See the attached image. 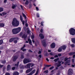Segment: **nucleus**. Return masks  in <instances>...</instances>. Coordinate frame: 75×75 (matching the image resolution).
<instances>
[{"instance_id":"37","label":"nucleus","mask_w":75,"mask_h":75,"mask_svg":"<svg viewBox=\"0 0 75 75\" xmlns=\"http://www.w3.org/2000/svg\"><path fill=\"white\" fill-rule=\"evenodd\" d=\"M6 60H4V61H2L1 63H2V64H6Z\"/></svg>"},{"instance_id":"31","label":"nucleus","mask_w":75,"mask_h":75,"mask_svg":"<svg viewBox=\"0 0 75 75\" xmlns=\"http://www.w3.org/2000/svg\"><path fill=\"white\" fill-rule=\"evenodd\" d=\"M3 43V40H0V45H1Z\"/></svg>"},{"instance_id":"10","label":"nucleus","mask_w":75,"mask_h":75,"mask_svg":"<svg viewBox=\"0 0 75 75\" xmlns=\"http://www.w3.org/2000/svg\"><path fill=\"white\" fill-rule=\"evenodd\" d=\"M51 46L52 48H54L55 47V44L54 43H53L51 44Z\"/></svg>"},{"instance_id":"14","label":"nucleus","mask_w":75,"mask_h":75,"mask_svg":"<svg viewBox=\"0 0 75 75\" xmlns=\"http://www.w3.org/2000/svg\"><path fill=\"white\" fill-rule=\"evenodd\" d=\"M13 75H19V73L17 71H14L13 73Z\"/></svg>"},{"instance_id":"32","label":"nucleus","mask_w":75,"mask_h":75,"mask_svg":"<svg viewBox=\"0 0 75 75\" xmlns=\"http://www.w3.org/2000/svg\"><path fill=\"white\" fill-rule=\"evenodd\" d=\"M4 10L3 8L0 7V12H1L2 11H3Z\"/></svg>"},{"instance_id":"27","label":"nucleus","mask_w":75,"mask_h":75,"mask_svg":"<svg viewBox=\"0 0 75 75\" xmlns=\"http://www.w3.org/2000/svg\"><path fill=\"white\" fill-rule=\"evenodd\" d=\"M36 70L35 69L33 70L31 72V74H32V75H33V74H34Z\"/></svg>"},{"instance_id":"4","label":"nucleus","mask_w":75,"mask_h":75,"mask_svg":"<svg viewBox=\"0 0 75 75\" xmlns=\"http://www.w3.org/2000/svg\"><path fill=\"white\" fill-rule=\"evenodd\" d=\"M30 59L28 58H25L24 59L23 62L24 64H27V63H28V62H30Z\"/></svg>"},{"instance_id":"15","label":"nucleus","mask_w":75,"mask_h":75,"mask_svg":"<svg viewBox=\"0 0 75 75\" xmlns=\"http://www.w3.org/2000/svg\"><path fill=\"white\" fill-rule=\"evenodd\" d=\"M19 67L21 69H23L24 68V66L23 65H22L21 64H20L19 65Z\"/></svg>"},{"instance_id":"23","label":"nucleus","mask_w":75,"mask_h":75,"mask_svg":"<svg viewBox=\"0 0 75 75\" xmlns=\"http://www.w3.org/2000/svg\"><path fill=\"white\" fill-rule=\"evenodd\" d=\"M75 52H71L69 53V55H74V54H75Z\"/></svg>"},{"instance_id":"63","label":"nucleus","mask_w":75,"mask_h":75,"mask_svg":"<svg viewBox=\"0 0 75 75\" xmlns=\"http://www.w3.org/2000/svg\"><path fill=\"white\" fill-rule=\"evenodd\" d=\"M32 75V74L31 72H30L29 74H27V75Z\"/></svg>"},{"instance_id":"62","label":"nucleus","mask_w":75,"mask_h":75,"mask_svg":"<svg viewBox=\"0 0 75 75\" xmlns=\"http://www.w3.org/2000/svg\"><path fill=\"white\" fill-rule=\"evenodd\" d=\"M3 66H4V65H0V68H2V67H3Z\"/></svg>"},{"instance_id":"43","label":"nucleus","mask_w":75,"mask_h":75,"mask_svg":"<svg viewBox=\"0 0 75 75\" xmlns=\"http://www.w3.org/2000/svg\"><path fill=\"white\" fill-rule=\"evenodd\" d=\"M71 46L72 47H75V45H74V44H72L71 45Z\"/></svg>"},{"instance_id":"21","label":"nucleus","mask_w":75,"mask_h":75,"mask_svg":"<svg viewBox=\"0 0 75 75\" xmlns=\"http://www.w3.org/2000/svg\"><path fill=\"white\" fill-rule=\"evenodd\" d=\"M26 66L28 68H30V66H31L30 65V63H29L26 64Z\"/></svg>"},{"instance_id":"51","label":"nucleus","mask_w":75,"mask_h":75,"mask_svg":"<svg viewBox=\"0 0 75 75\" xmlns=\"http://www.w3.org/2000/svg\"><path fill=\"white\" fill-rule=\"evenodd\" d=\"M31 38L32 39H33L34 38V36L32 35Z\"/></svg>"},{"instance_id":"58","label":"nucleus","mask_w":75,"mask_h":75,"mask_svg":"<svg viewBox=\"0 0 75 75\" xmlns=\"http://www.w3.org/2000/svg\"><path fill=\"white\" fill-rule=\"evenodd\" d=\"M72 62H73V63H74V59H72Z\"/></svg>"},{"instance_id":"6","label":"nucleus","mask_w":75,"mask_h":75,"mask_svg":"<svg viewBox=\"0 0 75 75\" xmlns=\"http://www.w3.org/2000/svg\"><path fill=\"white\" fill-rule=\"evenodd\" d=\"M18 56L17 55L13 57V61H16V59H17V58H18Z\"/></svg>"},{"instance_id":"3","label":"nucleus","mask_w":75,"mask_h":75,"mask_svg":"<svg viewBox=\"0 0 75 75\" xmlns=\"http://www.w3.org/2000/svg\"><path fill=\"white\" fill-rule=\"evenodd\" d=\"M69 32L71 35H74L75 34V29H74V28H71L69 30Z\"/></svg>"},{"instance_id":"36","label":"nucleus","mask_w":75,"mask_h":75,"mask_svg":"<svg viewBox=\"0 0 75 75\" xmlns=\"http://www.w3.org/2000/svg\"><path fill=\"white\" fill-rule=\"evenodd\" d=\"M49 54L50 55H55V54L52 52H50L49 53Z\"/></svg>"},{"instance_id":"25","label":"nucleus","mask_w":75,"mask_h":75,"mask_svg":"<svg viewBox=\"0 0 75 75\" xmlns=\"http://www.w3.org/2000/svg\"><path fill=\"white\" fill-rule=\"evenodd\" d=\"M58 51V52H61L62 51V48L61 47L59 48Z\"/></svg>"},{"instance_id":"30","label":"nucleus","mask_w":75,"mask_h":75,"mask_svg":"<svg viewBox=\"0 0 75 75\" xmlns=\"http://www.w3.org/2000/svg\"><path fill=\"white\" fill-rule=\"evenodd\" d=\"M21 55V59H23L24 58V55L22 54Z\"/></svg>"},{"instance_id":"5","label":"nucleus","mask_w":75,"mask_h":75,"mask_svg":"<svg viewBox=\"0 0 75 75\" xmlns=\"http://www.w3.org/2000/svg\"><path fill=\"white\" fill-rule=\"evenodd\" d=\"M17 39V40H18V38H13L10 39L9 40V42H13L15 40Z\"/></svg>"},{"instance_id":"24","label":"nucleus","mask_w":75,"mask_h":75,"mask_svg":"<svg viewBox=\"0 0 75 75\" xmlns=\"http://www.w3.org/2000/svg\"><path fill=\"white\" fill-rule=\"evenodd\" d=\"M10 65H8L7 67V70H8H8H9V69H10Z\"/></svg>"},{"instance_id":"59","label":"nucleus","mask_w":75,"mask_h":75,"mask_svg":"<svg viewBox=\"0 0 75 75\" xmlns=\"http://www.w3.org/2000/svg\"><path fill=\"white\" fill-rule=\"evenodd\" d=\"M15 68H16V67H13L12 68V70H14Z\"/></svg>"},{"instance_id":"9","label":"nucleus","mask_w":75,"mask_h":75,"mask_svg":"<svg viewBox=\"0 0 75 75\" xmlns=\"http://www.w3.org/2000/svg\"><path fill=\"white\" fill-rule=\"evenodd\" d=\"M42 45L44 47H45L46 45V43H45V40H42Z\"/></svg>"},{"instance_id":"54","label":"nucleus","mask_w":75,"mask_h":75,"mask_svg":"<svg viewBox=\"0 0 75 75\" xmlns=\"http://www.w3.org/2000/svg\"><path fill=\"white\" fill-rule=\"evenodd\" d=\"M22 35H23V33L21 32L20 34V36H21H21H22Z\"/></svg>"},{"instance_id":"39","label":"nucleus","mask_w":75,"mask_h":75,"mask_svg":"<svg viewBox=\"0 0 75 75\" xmlns=\"http://www.w3.org/2000/svg\"><path fill=\"white\" fill-rule=\"evenodd\" d=\"M38 72H39V70H37V71L36 72V73L35 74V75H38Z\"/></svg>"},{"instance_id":"20","label":"nucleus","mask_w":75,"mask_h":75,"mask_svg":"<svg viewBox=\"0 0 75 75\" xmlns=\"http://www.w3.org/2000/svg\"><path fill=\"white\" fill-rule=\"evenodd\" d=\"M18 40H19V39H18H18H16L14 40V42L15 43V44H16V43H17V41Z\"/></svg>"},{"instance_id":"22","label":"nucleus","mask_w":75,"mask_h":75,"mask_svg":"<svg viewBox=\"0 0 75 75\" xmlns=\"http://www.w3.org/2000/svg\"><path fill=\"white\" fill-rule=\"evenodd\" d=\"M22 38H24V39H25L27 38V36L25 35H24L22 37Z\"/></svg>"},{"instance_id":"40","label":"nucleus","mask_w":75,"mask_h":75,"mask_svg":"<svg viewBox=\"0 0 75 75\" xmlns=\"http://www.w3.org/2000/svg\"><path fill=\"white\" fill-rule=\"evenodd\" d=\"M44 73H45V74H47L48 72V70H46L44 72Z\"/></svg>"},{"instance_id":"16","label":"nucleus","mask_w":75,"mask_h":75,"mask_svg":"<svg viewBox=\"0 0 75 75\" xmlns=\"http://www.w3.org/2000/svg\"><path fill=\"white\" fill-rule=\"evenodd\" d=\"M28 41H29L30 44L32 45H33V44H32V41H31L30 39H28Z\"/></svg>"},{"instance_id":"38","label":"nucleus","mask_w":75,"mask_h":75,"mask_svg":"<svg viewBox=\"0 0 75 75\" xmlns=\"http://www.w3.org/2000/svg\"><path fill=\"white\" fill-rule=\"evenodd\" d=\"M27 33L29 34V33H30V30H29V29L28 28L27 29Z\"/></svg>"},{"instance_id":"1","label":"nucleus","mask_w":75,"mask_h":75,"mask_svg":"<svg viewBox=\"0 0 75 75\" xmlns=\"http://www.w3.org/2000/svg\"><path fill=\"white\" fill-rule=\"evenodd\" d=\"M20 22L16 18H14L12 22V24L13 26L17 27L19 25Z\"/></svg>"},{"instance_id":"19","label":"nucleus","mask_w":75,"mask_h":75,"mask_svg":"<svg viewBox=\"0 0 75 75\" xmlns=\"http://www.w3.org/2000/svg\"><path fill=\"white\" fill-rule=\"evenodd\" d=\"M16 7H17V5H13L12 6V8H13V9H14V8H16Z\"/></svg>"},{"instance_id":"42","label":"nucleus","mask_w":75,"mask_h":75,"mask_svg":"<svg viewBox=\"0 0 75 75\" xmlns=\"http://www.w3.org/2000/svg\"><path fill=\"white\" fill-rule=\"evenodd\" d=\"M43 23H44V22L42 21L40 23L41 25H42V26H43L44 25H43Z\"/></svg>"},{"instance_id":"26","label":"nucleus","mask_w":75,"mask_h":75,"mask_svg":"<svg viewBox=\"0 0 75 75\" xmlns=\"http://www.w3.org/2000/svg\"><path fill=\"white\" fill-rule=\"evenodd\" d=\"M19 62H18L17 64H15V66H16V67L17 68H18V64H19Z\"/></svg>"},{"instance_id":"11","label":"nucleus","mask_w":75,"mask_h":75,"mask_svg":"<svg viewBox=\"0 0 75 75\" xmlns=\"http://www.w3.org/2000/svg\"><path fill=\"white\" fill-rule=\"evenodd\" d=\"M61 47L62 49L63 50H65V49L67 48V46H66L65 45H63L61 46Z\"/></svg>"},{"instance_id":"17","label":"nucleus","mask_w":75,"mask_h":75,"mask_svg":"<svg viewBox=\"0 0 75 75\" xmlns=\"http://www.w3.org/2000/svg\"><path fill=\"white\" fill-rule=\"evenodd\" d=\"M70 62H71V60H68L67 62H65L64 64L66 65L67 64H68V63H70Z\"/></svg>"},{"instance_id":"34","label":"nucleus","mask_w":75,"mask_h":75,"mask_svg":"<svg viewBox=\"0 0 75 75\" xmlns=\"http://www.w3.org/2000/svg\"><path fill=\"white\" fill-rule=\"evenodd\" d=\"M59 59V58H56L54 60V62H57L58 61V60Z\"/></svg>"},{"instance_id":"33","label":"nucleus","mask_w":75,"mask_h":75,"mask_svg":"<svg viewBox=\"0 0 75 75\" xmlns=\"http://www.w3.org/2000/svg\"><path fill=\"white\" fill-rule=\"evenodd\" d=\"M20 20H21V21L22 22L23 20V17L22 16H20Z\"/></svg>"},{"instance_id":"47","label":"nucleus","mask_w":75,"mask_h":75,"mask_svg":"<svg viewBox=\"0 0 75 75\" xmlns=\"http://www.w3.org/2000/svg\"><path fill=\"white\" fill-rule=\"evenodd\" d=\"M68 58H66L64 59V62L67 61V60H68Z\"/></svg>"},{"instance_id":"52","label":"nucleus","mask_w":75,"mask_h":75,"mask_svg":"<svg viewBox=\"0 0 75 75\" xmlns=\"http://www.w3.org/2000/svg\"><path fill=\"white\" fill-rule=\"evenodd\" d=\"M39 58H41L42 57V56H41V55L40 54L39 55Z\"/></svg>"},{"instance_id":"12","label":"nucleus","mask_w":75,"mask_h":75,"mask_svg":"<svg viewBox=\"0 0 75 75\" xmlns=\"http://www.w3.org/2000/svg\"><path fill=\"white\" fill-rule=\"evenodd\" d=\"M72 69H70L68 70V74H72Z\"/></svg>"},{"instance_id":"18","label":"nucleus","mask_w":75,"mask_h":75,"mask_svg":"<svg viewBox=\"0 0 75 75\" xmlns=\"http://www.w3.org/2000/svg\"><path fill=\"white\" fill-rule=\"evenodd\" d=\"M71 41L73 43H74V44H75V38H71Z\"/></svg>"},{"instance_id":"55","label":"nucleus","mask_w":75,"mask_h":75,"mask_svg":"<svg viewBox=\"0 0 75 75\" xmlns=\"http://www.w3.org/2000/svg\"><path fill=\"white\" fill-rule=\"evenodd\" d=\"M38 54H41V51H39Z\"/></svg>"},{"instance_id":"53","label":"nucleus","mask_w":75,"mask_h":75,"mask_svg":"<svg viewBox=\"0 0 75 75\" xmlns=\"http://www.w3.org/2000/svg\"><path fill=\"white\" fill-rule=\"evenodd\" d=\"M22 51H23V52H24V51H26V49H22Z\"/></svg>"},{"instance_id":"64","label":"nucleus","mask_w":75,"mask_h":75,"mask_svg":"<svg viewBox=\"0 0 75 75\" xmlns=\"http://www.w3.org/2000/svg\"><path fill=\"white\" fill-rule=\"evenodd\" d=\"M36 8L37 10V11H38V7H36Z\"/></svg>"},{"instance_id":"56","label":"nucleus","mask_w":75,"mask_h":75,"mask_svg":"<svg viewBox=\"0 0 75 75\" xmlns=\"http://www.w3.org/2000/svg\"><path fill=\"white\" fill-rule=\"evenodd\" d=\"M55 58L54 57H52L50 58V59H54Z\"/></svg>"},{"instance_id":"35","label":"nucleus","mask_w":75,"mask_h":75,"mask_svg":"<svg viewBox=\"0 0 75 75\" xmlns=\"http://www.w3.org/2000/svg\"><path fill=\"white\" fill-rule=\"evenodd\" d=\"M22 14H23V17H24L25 18V19H26L27 18L26 17V16H25V14H24V13H22Z\"/></svg>"},{"instance_id":"45","label":"nucleus","mask_w":75,"mask_h":75,"mask_svg":"<svg viewBox=\"0 0 75 75\" xmlns=\"http://www.w3.org/2000/svg\"><path fill=\"white\" fill-rule=\"evenodd\" d=\"M30 66H31V67H33L34 66V64L33 63H30Z\"/></svg>"},{"instance_id":"61","label":"nucleus","mask_w":75,"mask_h":75,"mask_svg":"<svg viewBox=\"0 0 75 75\" xmlns=\"http://www.w3.org/2000/svg\"><path fill=\"white\" fill-rule=\"evenodd\" d=\"M5 69H6V67H4L3 68V71H4V70H5Z\"/></svg>"},{"instance_id":"13","label":"nucleus","mask_w":75,"mask_h":75,"mask_svg":"<svg viewBox=\"0 0 75 75\" xmlns=\"http://www.w3.org/2000/svg\"><path fill=\"white\" fill-rule=\"evenodd\" d=\"M39 36L42 39H43V38H44V35H43L42 34H40Z\"/></svg>"},{"instance_id":"46","label":"nucleus","mask_w":75,"mask_h":75,"mask_svg":"<svg viewBox=\"0 0 75 75\" xmlns=\"http://www.w3.org/2000/svg\"><path fill=\"white\" fill-rule=\"evenodd\" d=\"M20 6L22 10H24V8H23V6H22V5H21Z\"/></svg>"},{"instance_id":"2","label":"nucleus","mask_w":75,"mask_h":75,"mask_svg":"<svg viewBox=\"0 0 75 75\" xmlns=\"http://www.w3.org/2000/svg\"><path fill=\"white\" fill-rule=\"evenodd\" d=\"M21 27L13 29L12 30V32L13 34H18L21 31Z\"/></svg>"},{"instance_id":"28","label":"nucleus","mask_w":75,"mask_h":75,"mask_svg":"<svg viewBox=\"0 0 75 75\" xmlns=\"http://www.w3.org/2000/svg\"><path fill=\"white\" fill-rule=\"evenodd\" d=\"M29 3V1H28L27 0H26V2L25 3V4L28 5V4Z\"/></svg>"},{"instance_id":"48","label":"nucleus","mask_w":75,"mask_h":75,"mask_svg":"<svg viewBox=\"0 0 75 75\" xmlns=\"http://www.w3.org/2000/svg\"><path fill=\"white\" fill-rule=\"evenodd\" d=\"M37 17H40V15H39V14L37 13Z\"/></svg>"},{"instance_id":"41","label":"nucleus","mask_w":75,"mask_h":75,"mask_svg":"<svg viewBox=\"0 0 75 75\" xmlns=\"http://www.w3.org/2000/svg\"><path fill=\"white\" fill-rule=\"evenodd\" d=\"M54 67L53 66H52L50 68V69L51 70H52V69H54Z\"/></svg>"},{"instance_id":"49","label":"nucleus","mask_w":75,"mask_h":75,"mask_svg":"<svg viewBox=\"0 0 75 75\" xmlns=\"http://www.w3.org/2000/svg\"><path fill=\"white\" fill-rule=\"evenodd\" d=\"M2 14H3V15H6L7 14V13H5V12H3L2 13Z\"/></svg>"},{"instance_id":"8","label":"nucleus","mask_w":75,"mask_h":75,"mask_svg":"<svg viewBox=\"0 0 75 75\" xmlns=\"http://www.w3.org/2000/svg\"><path fill=\"white\" fill-rule=\"evenodd\" d=\"M34 68L32 67L30 69H28L26 70V73H29V72H30Z\"/></svg>"},{"instance_id":"57","label":"nucleus","mask_w":75,"mask_h":75,"mask_svg":"<svg viewBox=\"0 0 75 75\" xmlns=\"http://www.w3.org/2000/svg\"><path fill=\"white\" fill-rule=\"evenodd\" d=\"M10 74L9 73H7L5 75H10Z\"/></svg>"},{"instance_id":"60","label":"nucleus","mask_w":75,"mask_h":75,"mask_svg":"<svg viewBox=\"0 0 75 75\" xmlns=\"http://www.w3.org/2000/svg\"><path fill=\"white\" fill-rule=\"evenodd\" d=\"M31 6H32L31 4H30L29 6V8H31Z\"/></svg>"},{"instance_id":"7","label":"nucleus","mask_w":75,"mask_h":75,"mask_svg":"<svg viewBox=\"0 0 75 75\" xmlns=\"http://www.w3.org/2000/svg\"><path fill=\"white\" fill-rule=\"evenodd\" d=\"M61 62L60 61H58V63H56V65H57V67H60L61 65Z\"/></svg>"},{"instance_id":"50","label":"nucleus","mask_w":75,"mask_h":75,"mask_svg":"<svg viewBox=\"0 0 75 75\" xmlns=\"http://www.w3.org/2000/svg\"><path fill=\"white\" fill-rule=\"evenodd\" d=\"M54 58H58V55H56L54 56Z\"/></svg>"},{"instance_id":"44","label":"nucleus","mask_w":75,"mask_h":75,"mask_svg":"<svg viewBox=\"0 0 75 75\" xmlns=\"http://www.w3.org/2000/svg\"><path fill=\"white\" fill-rule=\"evenodd\" d=\"M25 45H24L23 47L22 48H21V50H23V49L24 48H25Z\"/></svg>"},{"instance_id":"29","label":"nucleus","mask_w":75,"mask_h":75,"mask_svg":"<svg viewBox=\"0 0 75 75\" xmlns=\"http://www.w3.org/2000/svg\"><path fill=\"white\" fill-rule=\"evenodd\" d=\"M4 26V23H0V27H3Z\"/></svg>"}]
</instances>
